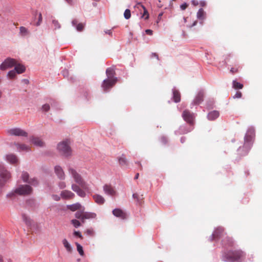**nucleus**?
Listing matches in <instances>:
<instances>
[{
  "instance_id": "f257e3e1",
  "label": "nucleus",
  "mask_w": 262,
  "mask_h": 262,
  "mask_svg": "<svg viewBox=\"0 0 262 262\" xmlns=\"http://www.w3.org/2000/svg\"><path fill=\"white\" fill-rule=\"evenodd\" d=\"M68 171L76 183V184H72V189L80 197H84L85 192L82 189H86L88 188L86 182L81 176L73 168L70 167L68 168Z\"/></svg>"
},
{
  "instance_id": "f03ea898",
  "label": "nucleus",
  "mask_w": 262,
  "mask_h": 262,
  "mask_svg": "<svg viewBox=\"0 0 262 262\" xmlns=\"http://www.w3.org/2000/svg\"><path fill=\"white\" fill-rule=\"evenodd\" d=\"M245 256V253L241 250H231L223 255V260L231 262H242Z\"/></svg>"
},
{
  "instance_id": "7ed1b4c3",
  "label": "nucleus",
  "mask_w": 262,
  "mask_h": 262,
  "mask_svg": "<svg viewBox=\"0 0 262 262\" xmlns=\"http://www.w3.org/2000/svg\"><path fill=\"white\" fill-rule=\"evenodd\" d=\"M57 149L60 153L65 157L70 156L72 154V150L68 140L63 141L58 143Z\"/></svg>"
},
{
  "instance_id": "20e7f679",
  "label": "nucleus",
  "mask_w": 262,
  "mask_h": 262,
  "mask_svg": "<svg viewBox=\"0 0 262 262\" xmlns=\"http://www.w3.org/2000/svg\"><path fill=\"white\" fill-rule=\"evenodd\" d=\"M32 188L28 185H21L16 188L15 192L20 195H28L32 193Z\"/></svg>"
},
{
  "instance_id": "39448f33",
  "label": "nucleus",
  "mask_w": 262,
  "mask_h": 262,
  "mask_svg": "<svg viewBox=\"0 0 262 262\" xmlns=\"http://www.w3.org/2000/svg\"><path fill=\"white\" fill-rule=\"evenodd\" d=\"M117 78H113L112 79H106L103 80L101 86L105 92L111 89L116 83Z\"/></svg>"
},
{
  "instance_id": "423d86ee",
  "label": "nucleus",
  "mask_w": 262,
  "mask_h": 262,
  "mask_svg": "<svg viewBox=\"0 0 262 262\" xmlns=\"http://www.w3.org/2000/svg\"><path fill=\"white\" fill-rule=\"evenodd\" d=\"M16 64V60L14 59L8 58L6 59L0 66L1 70H6L11 68Z\"/></svg>"
},
{
  "instance_id": "0eeeda50",
  "label": "nucleus",
  "mask_w": 262,
  "mask_h": 262,
  "mask_svg": "<svg viewBox=\"0 0 262 262\" xmlns=\"http://www.w3.org/2000/svg\"><path fill=\"white\" fill-rule=\"evenodd\" d=\"M182 117L184 120L188 123L189 124H193L194 116V114L191 113L189 110H185L183 112Z\"/></svg>"
},
{
  "instance_id": "6e6552de",
  "label": "nucleus",
  "mask_w": 262,
  "mask_h": 262,
  "mask_svg": "<svg viewBox=\"0 0 262 262\" xmlns=\"http://www.w3.org/2000/svg\"><path fill=\"white\" fill-rule=\"evenodd\" d=\"M11 177L10 172L4 168H0V185H3Z\"/></svg>"
},
{
  "instance_id": "1a4fd4ad",
  "label": "nucleus",
  "mask_w": 262,
  "mask_h": 262,
  "mask_svg": "<svg viewBox=\"0 0 262 262\" xmlns=\"http://www.w3.org/2000/svg\"><path fill=\"white\" fill-rule=\"evenodd\" d=\"M8 133L10 135L27 137L28 133L25 130L19 128H14L8 130Z\"/></svg>"
},
{
  "instance_id": "9d476101",
  "label": "nucleus",
  "mask_w": 262,
  "mask_h": 262,
  "mask_svg": "<svg viewBox=\"0 0 262 262\" xmlns=\"http://www.w3.org/2000/svg\"><path fill=\"white\" fill-rule=\"evenodd\" d=\"M30 140L33 144L38 147H42L46 145L43 140L39 137L34 136H31L30 138Z\"/></svg>"
},
{
  "instance_id": "9b49d317",
  "label": "nucleus",
  "mask_w": 262,
  "mask_h": 262,
  "mask_svg": "<svg viewBox=\"0 0 262 262\" xmlns=\"http://www.w3.org/2000/svg\"><path fill=\"white\" fill-rule=\"evenodd\" d=\"M21 178L24 182L31 184L32 185L35 186L38 184L37 180L35 178L29 179V174L27 172L22 173Z\"/></svg>"
},
{
  "instance_id": "f8f14e48",
  "label": "nucleus",
  "mask_w": 262,
  "mask_h": 262,
  "mask_svg": "<svg viewBox=\"0 0 262 262\" xmlns=\"http://www.w3.org/2000/svg\"><path fill=\"white\" fill-rule=\"evenodd\" d=\"M103 191L105 193L111 196H114L116 194V191L114 187L109 184H105L103 186Z\"/></svg>"
},
{
  "instance_id": "ddd939ff",
  "label": "nucleus",
  "mask_w": 262,
  "mask_h": 262,
  "mask_svg": "<svg viewBox=\"0 0 262 262\" xmlns=\"http://www.w3.org/2000/svg\"><path fill=\"white\" fill-rule=\"evenodd\" d=\"M112 212L114 216L119 217L122 220L126 219L127 217L126 213L121 209H115L114 210H113Z\"/></svg>"
},
{
  "instance_id": "4468645a",
  "label": "nucleus",
  "mask_w": 262,
  "mask_h": 262,
  "mask_svg": "<svg viewBox=\"0 0 262 262\" xmlns=\"http://www.w3.org/2000/svg\"><path fill=\"white\" fill-rule=\"evenodd\" d=\"M234 244V242L231 237L227 236L222 240V245L225 248L231 247Z\"/></svg>"
},
{
  "instance_id": "2eb2a0df",
  "label": "nucleus",
  "mask_w": 262,
  "mask_h": 262,
  "mask_svg": "<svg viewBox=\"0 0 262 262\" xmlns=\"http://www.w3.org/2000/svg\"><path fill=\"white\" fill-rule=\"evenodd\" d=\"M225 233L224 229L222 227L217 228L212 234V237L214 239H218L222 237Z\"/></svg>"
},
{
  "instance_id": "dca6fc26",
  "label": "nucleus",
  "mask_w": 262,
  "mask_h": 262,
  "mask_svg": "<svg viewBox=\"0 0 262 262\" xmlns=\"http://www.w3.org/2000/svg\"><path fill=\"white\" fill-rule=\"evenodd\" d=\"M56 174L60 180H64L66 177L65 173L62 168L59 166H56L54 168Z\"/></svg>"
},
{
  "instance_id": "f3484780",
  "label": "nucleus",
  "mask_w": 262,
  "mask_h": 262,
  "mask_svg": "<svg viewBox=\"0 0 262 262\" xmlns=\"http://www.w3.org/2000/svg\"><path fill=\"white\" fill-rule=\"evenodd\" d=\"M61 197L63 199L69 200L74 198L75 194L70 190H65L61 192Z\"/></svg>"
},
{
  "instance_id": "a211bd4d",
  "label": "nucleus",
  "mask_w": 262,
  "mask_h": 262,
  "mask_svg": "<svg viewBox=\"0 0 262 262\" xmlns=\"http://www.w3.org/2000/svg\"><path fill=\"white\" fill-rule=\"evenodd\" d=\"M7 161L12 164H17L18 162V159L16 156L14 154H9L6 156Z\"/></svg>"
},
{
  "instance_id": "6ab92c4d",
  "label": "nucleus",
  "mask_w": 262,
  "mask_h": 262,
  "mask_svg": "<svg viewBox=\"0 0 262 262\" xmlns=\"http://www.w3.org/2000/svg\"><path fill=\"white\" fill-rule=\"evenodd\" d=\"M15 146L17 148V149L20 151H29L31 150V147L29 146H28L24 144H19V143H16Z\"/></svg>"
},
{
  "instance_id": "aec40b11",
  "label": "nucleus",
  "mask_w": 262,
  "mask_h": 262,
  "mask_svg": "<svg viewBox=\"0 0 262 262\" xmlns=\"http://www.w3.org/2000/svg\"><path fill=\"white\" fill-rule=\"evenodd\" d=\"M204 96V94L203 92H199L193 100L194 104H199L200 103H201L203 101Z\"/></svg>"
},
{
  "instance_id": "412c9836",
  "label": "nucleus",
  "mask_w": 262,
  "mask_h": 262,
  "mask_svg": "<svg viewBox=\"0 0 262 262\" xmlns=\"http://www.w3.org/2000/svg\"><path fill=\"white\" fill-rule=\"evenodd\" d=\"M93 198L95 202L98 204L102 205L105 202V199L104 198L99 194H94L93 196Z\"/></svg>"
},
{
  "instance_id": "4be33fe9",
  "label": "nucleus",
  "mask_w": 262,
  "mask_h": 262,
  "mask_svg": "<svg viewBox=\"0 0 262 262\" xmlns=\"http://www.w3.org/2000/svg\"><path fill=\"white\" fill-rule=\"evenodd\" d=\"M62 243L67 251L68 253H71L73 251V249L68 240L66 238H64L62 239Z\"/></svg>"
},
{
  "instance_id": "5701e85b",
  "label": "nucleus",
  "mask_w": 262,
  "mask_h": 262,
  "mask_svg": "<svg viewBox=\"0 0 262 262\" xmlns=\"http://www.w3.org/2000/svg\"><path fill=\"white\" fill-rule=\"evenodd\" d=\"M14 66V70L17 74H21L25 71L26 68L25 66L20 64H17L16 61V64Z\"/></svg>"
},
{
  "instance_id": "b1692460",
  "label": "nucleus",
  "mask_w": 262,
  "mask_h": 262,
  "mask_svg": "<svg viewBox=\"0 0 262 262\" xmlns=\"http://www.w3.org/2000/svg\"><path fill=\"white\" fill-rule=\"evenodd\" d=\"M219 112L216 111H213L208 114V118L210 120H214L219 116Z\"/></svg>"
},
{
  "instance_id": "393cba45",
  "label": "nucleus",
  "mask_w": 262,
  "mask_h": 262,
  "mask_svg": "<svg viewBox=\"0 0 262 262\" xmlns=\"http://www.w3.org/2000/svg\"><path fill=\"white\" fill-rule=\"evenodd\" d=\"M173 99L176 103L179 102L181 100V94L177 90H174L173 91Z\"/></svg>"
},
{
  "instance_id": "a878e982",
  "label": "nucleus",
  "mask_w": 262,
  "mask_h": 262,
  "mask_svg": "<svg viewBox=\"0 0 262 262\" xmlns=\"http://www.w3.org/2000/svg\"><path fill=\"white\" fill-rule=\"evenodd\" d=\"M118 161L121 166L125 167L128 165L127 160L123 155L119 158Z\"/></svg>"
},
{
  "instance_id": "bb28decb",
  "label": "nucleus",
  "mask_w": 262,
  "mask_h": 262,
  "mask_svg": "<svg viewBox=\"0 0 262 262\" xmlns=\"http://www.w3.org/2000/svg\"><path fill=\"white\" fill-rule=\"evenodd\" d=\"M106 74L107 76V79H112L113 78H117L116 77H114V76L115 71L112 68L107 69L106 70Z\"/></svg>"
},
{
  "instance_id": "cd10ccee",
  "label": "nucleus",
  "mask_w": 262,
  "mask_h": 262,
  "mask_svg": "<svg viewBox=\"0 0 262 262\" xmlns=\"http://www.w3.org/2000/svg\"><path fill=\"white\" fill-rule=\"evenodd\" d=\"M96 217V214L93 212H84L83 214V223L85 219H94Z\"/></svg>"
},
{
  "instance_id": "c85d7f7f",
  "label": "nucleus",
  "mask_w": 262,
  "mask_h": 262,
  "mask_svg": "<svg viewBox=\"0 0 262 262\" xmlns=\"http://www.w3.org/2000/svg\"><path fill=\"white\" fill-rule=\"evenodd\" d=\"M81 207V205L79 203H77L72 205H68L67 208L72 211H75L80 209Z\"/></svg>"
},
{
  "instance_id": "c756f323",
  "label": "nucleus",
  "mask_w": 262,
  "mask_h": 262,
  "mask_svg": "<svg viewBox=\"0 0 262 262\" xmlns=\"http://www.w3.org/2000/svg\"><path fill=\"white\" fill-rule=\"evenodd\" d=\"M206 13L202 8L199 10L197 13V17L200 19H204L205 18Z\"/></svg>"
},
{
  "instance_id": "7c9ffc66",
  "label": "nucleus",
  "mask_w": 262,
  "mask_h": 262,
  "mask_svg": "<svg viewBox=\"0 0 262 262\" xmlns=\"http://www.w3.org/2000/svg\"><path fill=\"white\" fill-rule=\"evenodd\" d=\"M233 88L235 89H242L243 88V84H241L236 80H233L232 82Z\"/></svg>"
},
{
  "instance_id": "2f4dec72",
  "label": "nucleus",
  "mask_w": 262,
  "mask_h": 262,
  "mask_svg": "<svg viewBox=\"0 0 262 262\" xmlns=\"http://www.w3.org/2000/svg\"><path fill=\"white\" fill-rule=\"evenodd\" d=\"M19 30L20 34L23 36H26L29 34L28 30L24 27H20L19 28Z\"/></svg>"
},
{
  "instance_id": "473e14b6",
  "label": "nucleus",
  "mask_w": 262,
  "mask_h": 262,
  "mask_svg": "<svg viewBox=\"0 0 262 262\" xmlns=\"http://www.w3.org/2000/svg\"><path fill=\"white\" fill-rule=\"evenodd\" d=\"M76 246L77 247V250L81 256L84 255V251L83 250L82 247L78 243H76Z\"/></svg>"
},
{
  "instance_id": "72a5a7b5",
  "label": "nucleus",
  "mask_w": 262,
  "mask_h": 262,
  "mask_svg": "<svg viewBox=\"0 0 262 262\" xmlns=\"http://www.w3.org/2000/svg\"><path fill=\"white\" fill-rule=\"evenodd\" d=\"M141 6L144 10V12L142 16V17L144 18L145 19H147L149 17V14H148V11L143 5H141Z\"/></svg>"
},
{
  "instance_id": "f704fd0d",
  "label": "nucleus",
  "mask_w": 262,
  "mask_h": 262,
  "mask_svg": "<svg viewBox=\"0 0 262 262\" xmlns=\"http://www.w3.org/2000/svg\"><path fill=\"white\" fill-rule=\"evenodd\" d=\"M22 218L23 221L27 225H30L31 224V221L29 217H28L26 215L23 214L22 215Z\"/></svg>"
},
{
  "instance_id": "c9c22d12",
  "label": "nucleus",
  "mask_w": 262,
  "mask_h": 262,
  "mask_svg": "<svg viewBox=\"0 0 262 262\" xmlns=\"http://www.w3.org/2000/svg\"><path fill=\"white\" fill-rule=\"evenodd\" d=\"M133 197L134 199H136L139 204H141L142 203V200L143 199L142 195L140 196L137 193H134Z\"/></svg>"
},
{
  "instance_id": "e433bc0d",
  "label": "nucleus",
  "mask_w": 262,
  "mask_h": 262,
  "mask_svg": "<svg viewBox=\"0 0 262 262\" xmlns=\"http://www.w3.org/2000/svg\"><path fill=\"white\" fill-rule=\"evenodd\" d=\"M83 214H84V212L77 211L76 212L75 215L77 219L81 220L82 221V223H83Z\"/></svg>"
},
{
  "instance_id": "4c0bfd02",
  "label": "nucleus",
  "mask_w": 262,
  "mask_h": 262,
  "mask_svg": "<svg viewBox=\"0 0 262 262\" xmlns=\"http://www.w3.org/2000/svg\"><path fill=\"white\" fill-rule=\"evenodd\" d=\"M16 72L15 70L9 71L7 74L8 77L10 79L14 78L16 76Z\"/></svg>"
},
{
  "instance_id": "58836bf2",
  "label": "nucleus",
  "mask_w": 262,
  "mask_h": 262,
  "mask_svg": "<svg viewBox=\"0 0 262 262\" xmlns=\"http://www.w3.org/2000/svg\"><path fill=\"white\" fill-rule=\"evenodd\" d=\"M71 223L75 228H78L81 226L80 222L75 219L72 220Z\"/></svg>"
},
{
  "instance_id": "ea45409f",
  "label": "nucleus",
  "mask_w": 262,
  "mask_h": 262,
  "mask_svg": "<svg viewBox=\"0 0 262 262\" xmlns=\"http://www.w3.org/2000/svg\"><path fill=\"white\" fill-rule=\"evenodd\" d=\"M239 66L237 64H235V68H231L230 69V72L232 74H235V73H236L238 72V69L239 68Z\"/></svg>"
},
{
  "instance_id": "a19ab883",
  "label": "nucleus",
  "mask_w": 262,
  "mask_h": 262,
  "mask_svg": "<svg viewBox=\"0 0 262 262\" xmlns=\"http://www.w3.org/2000/svg\"><path fill=\"white\" fill-rule=\"evenodd\" d=\"M124 16L126 19H129L131 16L130 11L129 9H126L124 13Z\"/></svg>"
},
{
  "instance_id": "79ce46f5",
  "label": "nucleus",
  "mask_w": 262,
  "mask_h": 262,
  "mask_svg": "<svg viewBox=\"0 0 262 262\" xmlns=\"http://www.w3.org/2000/svg\"><path fill=\"white\" fill-rule=\"evenodd\" d=\"M52 23H53V25H54L55 29H59L60 28V25L57 20H56L55 19H53L52 20Z\"/></svg>"
},
{
  "instance_id": "37998d69",
  "label": "nucleus",
  "mask_w": 262,
  "mask_h": 262,
  "mask_svg": "<svg viewBox=\"0 0 262 262\" xmlns=\"http://www.w3.org/2000/svg\"><path fill=\"white\" fill-rule=\"evenodd\" d=\"M84 27V25L82 23L78 24V25L76 26V29L78 31H81L83 30Z\"/></svg>"
},
{
  "instance_id": "c03bdc74",
  "label": "nucleus",
  "mask_w": 262,
  "mask_h": 262,
  "mask_svg": "<svg viewBox=\"0 0 262 262\" xmlns=\"http://www.w3.org/2000/svg\"><path fill=\"white\" fill-rule=\"evenodd\" d=\"M50 108V106L48 104H45L42 105V110L44 112H48Z\"/></svg>"
},
{
  "instance_id": "a18cd8bd",
  "label": "nucleus",
  "mask_w": 262,
  "mask_h": 262,
  "mask_svg": "<svg viewBox=\"0 0 262 262\" xmlns=\"http://www.w3.org/2000/svg\"><path fill=\"white\" fill-rule=\"evenodd\" d=\"M242 96V94L241 92L237 91L236 92L235 95L233 96V98H240Z\"/></svg>"
},
{
  "instance_id": "49530a36",
  "label": "nucleus",
  "mask_w": 262,
  "mask_h": 262,
  "mask_svg": "<svg viewBox=\"0 0 262 262\" xmlns=\"http://www.w3.org/2000/svg\"><path fill=\"white\" fill-rule=\"evenodd\" d=\"M42 15L41 13H39V16H38V21L36 23V25L37 26H38L40 25L41 21H42Z\"/></svg>"
},
{
  "instance_id": "de8ad7c7",
  "label": "nucleus",
  "mask_w": 262,
  "mask_h": 262,
  "mask_svg": "<svg viewBox=\"0 0 262 262\" xmlns=\"http://www.w3.org/2000/svg\"><path fill=\"white\" fill-rule=\"evenodd\" d=\"M73 234H74V236H78V237H79L80 238H83L81 233L79 231H75L74 232V233H73Z\"/></svg>"
},
{
  "instance_id": "09e8293b",
  "label": "nucleus",
  "mask_w": 262,
  "mask_h": 262,
  "mask_svg": "<svg viewBox=\"0 0 262 262\" xmlns=\"http://www.w3.org/2000/svg\"><path fill=\"white\" fill-rule=\"evenodd\" d=\"M59 187L60 189H63L66 187V184L64 182H61L59 183Z\"/></svg>"
},
{
  "instance_id": "8fccbe9b",
  "label": "nucleus",
  "mask_w": 262,
  "mask_h": 262,
  "mask_svg": "<svg viewBox=\"0 0 262 262\" xmlns=\"http://www.w3.org/2000/svg\"><path fill=\"white\" fill-rule=\"evenodd\" d=\"M52 198L55 200V201H58L60 200V197L59 196H58V195H56V194H53L52 195Z\"/></svg>"
},
{
  "instance_id": "3c124183",
  "label": "nucleus",
  "mask_w": 262,
  "mask_h": 262,
  "mask_svg": "<svg viewBox=\"0 0 262 262\" xmlns=\"http://www.w3.org/2000/svg\"><path fill=\"white\" fill-rule=\"evenodd\" d=\"M86 233L89 235H93L94 232L92 229H89L86 230Z\"/></svg>"
},
{
  "instance_id": "603ef678",
  "label": "nucleus",
  "mask_w": 262,
  "mask_h": 262,
  "mask_svg": "<svg viewBox=\"0 0 262 262\" xmlns=\"http://www.w3.org/2000/svg\"><path fill=\"white\" fill-rule=\"evenodd\" d=\"M188 5L186 3H184L181 5L180 7L182 10H184L188 7Z\"/></svg>"
},
{
  "instance_id": "864d4df0",
  "label": "nucleus",
  "mask_w": 262,
  "mask_h": 262,
  "mask_svg": "<svg viewBox=\"0 0 262 262\" xmlns=\"http://www.w3.org/2000/svg\"><path fill=\"white\" fill-rule=\"evenodd\" d=\"M199 3L198 1L196 0H193L191 1V3L193 5H194V6H198V5H199Z\"/></svg>"
},
{
  "instance_id": "5fc2aeb1",
  "label": "nucleus",
  "mask_w": 262,
  "mask_h": 262,
  "mask_svg": "<svg viewBox=\"0 0 262 262\" xmlns=\"http://www.w3.org/2000/svg\"><path fill=\"white\" fill-rule=\"evenodd\" d=\"M145 32L147 34L151 35L152 34V31L150 29H147L145 30Z\"/></svg>"
},
{
  "instance_id": "6e6d98bb",
  "label": "nucleus",
  "mask_w": 262,
  "mask_h": 262,
  "mask_svg": "<svg viewBox=\"0 0 262 262\" xmlns=\"http://www.w3.org/2000/svg\"><path fill=\"white\" fill-rule=\"evenodd\" d=\"M72 23L74 26L76 27V26L78 25V21L76 19H74L73 20Z\"/></svg>"
},
{
  "instance_id": "4d7b16f0",
  "label": "nucleus",
  "mask_w": 262,
  "mask_h": 262,
  "mask_svg": "<svg viewBox=\"0 0 262 262\" xmlns=\"http://www.w3.org/2000/svg\"><path fill=\"white\" fill-rule=\"evenodd\" d=\"M199 4H200L202 7H205V6H206V3L205 1H201V2L199 3Z\"/></svg>"
},
{
  "instance_id": "13d9d810",
  "label": "nucleus",
  "mask_w": 262,
  "mask_h": 262,
  "mask_svg": "<svg viewBox=\"0 0 262 262\" xmlns=\"http://www.w3.org/2000/svg\"><path fill=\"white\" fill-rule=\"evenodd\" d=\"M161 141H162V142H163V143H164V144L166 143H167V140L166 138L164 137H162V138H161Z\"/></svg>"
},
{
  "instance_id": "bf43d9fd",
  "label": "nucleus",
  "mask_w": 262,
  "mask_h": 262,
  "mask_svg": "<svg viewBox=\"0 0 262 262\" xmlns=\"http://www.w3.org/2000/svg\"><path fill=\"white\" fill-rule=\"evenodd\" d=\"M229 57H230V55H227L225 58V62L226 63L227 62V61H228L229 60Z\"/></svg>"
},
{
  "instance_id": "052dcab7",
  "label": "nucleus",
  "mask_w": 262,
  "mask_h": 262,
  "mask_svg": "<svg viewBox=\"0 0 262 262\" xmlns=\"http://www.w3.org/2000/svg\"><path fill=\"white\" fill-rule=\"evenodd\" d=\"M196 24H197V21H196V20H195V21H194L193 23V24H192L191 26H189V27H190V28H192V27H193V26H195V25H196Z\"/></svg>"
},
{
  "instance_id": "680f3d73",
  "label": "nucleus",
  "mask_w": 262,
  "mask_h": 262,
  "mask_svg": "<svg viewBox=\"0 0 262 262\" xmlns=\"http://www.w3.org/2000/svg\"><path fill=\"white\" fill-rule=\"evenodd\" d=\"M152 57H156L158 59H159L158 55L156 53H152L151 54Z\"/></svg>"
},
{
  "instance_id": "e2e57ef3",
  "label": "nucleus",
  "mask_w": 262,
  "mask_h": 262,
  "mask_svg": "<svg viewBox=\"0 0 262 262\" xmlns=\"http://www.w3.org/2000/svg\"><path fill=\"white\" fill-rule=\"evenodd\" d=\"M68 4H72L73 0H65Z\"/></svg>"
},
{
  "instance_id": "0e129e2a",
  "label": "nucleus",
  "mask_w": 262,
  "mask_h": 262,
  "mask_svg": "<svg viewBox=\"0 0 262 262\" xmlns=\"http://www.w3.org/2000/svg\"><path fill=\"white\" fill-rule=\"evenodd\" d=\"M185 141V138L182 137L181 139V143H183Z\"/></svg>"
},
{
  "instance_id": "69168bd1",
  "label": "nucleus",
  "mask_w": 262,
  "mask_h": 262,
  "mask_svg": "<svg viewBox=\"0 0 262 262\" xmlns=\"http://www.w3.org/2000/svg\"><path fill=\"white\" fill-rule=\"evenodd\" d=\"M136 163L139 165V166L140 167V170H142V166L141 164L140 163V162H136Z\"/></svg>"
},
{
  "instance_id": "338daca9",
  "label": "nucleus",
  "mask_w": 262,
  "mask_h": 262,
  "mask_svg": "<svg viewBox=\"0 0 262 262\" xmlns=\"http://www.w3.org/2000/svg\"><path fill=\"white\" fill-rule=\"evenodd\" d=\"M139 176V174L138 173H137L136 174L135 177V179H138Z\"/></svg>"
},
{
  "instance_id": "774afa93",
  "label": "nucleus",
  "mask_w": 262,
  "mask_h": 262,
  "mask_svg": "<svg viewBox=\"0 0 262 262\" xmlns=\"http://www.w3.org/2000/svg\"><path fill=\"white\" fill-rule=\"evenodd\" d=\"M23 81H24V82L26 84L28 83H29V81L27 79H24Z\"/></svg>"
}]
</instances>
